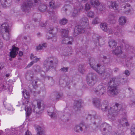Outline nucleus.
<instances>
[{
  "mask_svg": "<svg viewBox=\"0 0 135 135\" xmlns=\"http://www.w3.org/2000/svg\"><path fill=\"white\" fill-rule=\"evenodd\" d=\"M49 33L50 34H55L58 31L61 32V37L62 38V43L67 45H72L74 42V39L72 37L68 36L69 30L68 29H61L58 28V27H50L48 29Z\"/></svg>",
  "mask_w": 135,
  "mask_h": 135,
  "instance_id": "obj_1",
  "label": "nucleus"
},
{
  "mask_svg": "<svg viewBox=\"0 0 135 135\" xmlns=\"http://www.w3.org/2000/svg\"><path fill=\"white\" fill-rule=\"evenodd\" d=\"M89 64L91 67L95 70L98 73L100 74H104L105 75V78L108 79L109 78L111 74H112V70L110 68L107 69L106 72H105L104 67L100 66L97 64L93 58H91L89 59Z\"/></svg>",
  "mask_w": 135,
  "mask_h": 135,
  "instance_id": "obj_2",
  "label": "nucleus"
},
{
  "mask_svg": "<svg viewBox=\"0 0 135 135\" xmlns=\"http://www.w3.org/2000/svg\"><path fill=\"white\" fill-rule=\"evenodd\" d=\"M108 110V117L113 120L115 119V117L118 114L125 115L126 113L125 109L122 107V105L117 103L113 107H110Z\"/></svg>",
  "mask_w": 135,
  "mask_h": 135,
  "instance_id": "obj_3",
  "label": "nucleus"
},
{
  "mask_svg": "<svg viewBox=\"0 0 135 135\" xmlns=\"http://www.w3.org/2000/svg\"><path fill=\"white\" fill-rule=\"evenodd\" d=\"M102 133L104 135H110L111 134L112 127L106 122L102 123L100 126ZM123 131L121 130L116 131L112 133V135H123Z\"/></svg>",
  "mask_w": 135,
  "mask_h": 135,
  "instance_id": "obj_4",
  "label": "nucleus"
},
{
  "mask_svg": "<svg viewBox=\"0 0 135 135\" xmlns=\"http://www.w3.org/2000/svg\"><path fill=\"white\" fill-rule=\"evenodd\" d=\"M58 62V59L56 57H49L44 61L43 68L46 71H48L51 69L55 68Z\"/></svg>",
  "mask_w": 135,
  "mask_h": 135,
  "instance_id": "obj_5",
  "label": "nucleus"
},
{
  "mask_svg": "<svg viewBox=\"0 0 135 135\" xmlns=\"http://www.w3.org/2000/svg\"><path fill=\"white\" fill-rule=\"evenodd\" d=\"M119 81L116 77L111 79L108 84V92L112 95H116L119 92L117 86L119 85Z\"/></svg>",
  "mask_w": 135,
  "mask_h": 135,
  "instance_id": "obj_6",
  "label": "nucleus"
},
{
  "mask_svg": "<svg viewBox=\"0 0 135 135\" xmlns=\"http://www.w3.org/2000/svg\"><path fill=\"white\" fill-rule=\"evenodd\" d=\"M94 106L95 107L99 108L100 107L103 111L107 110L109 107V102L107 100L103 101L101 105V100L99 98H95L93 99V101Z\"/></svg>",
  "mask_w": 135,
  "mask_h": 135,
  "instance_id": "obj_7",
  "label": "nucleus"
},
{
  "mask_svg": "<svg viewBox=\"0 0 135 135\" xmlns=\"http://www.w3.org/2000/svg\"><path fill=\"white\" fill-rule=\"evenodd\" d=\"M37 2V0H27L24 1L21 6L22 11L25 12L29 11L31 7L36 5Z\"/></svg>",
  "mask_w": 135,
  "mask_h": 135,
  "instance_id": "obj_8",
  "label": "nucleus"
},
{
  "mask_svg": "<svg viewBox=\"0 0 135 135\" xmlns=\"http://www.w3.org/2000/svg\"><path fill=\"white\" fill-rule=\"evenodd\" d=\"M97 76L94 73H91L88 74L87 76L86 80L87 83L89 86L94 85L97 81Z\"/></svg>",
  "mask_w": 135,
  "mask_h": 135,
  "instance_id": "obj_9",
  "label": "nucleus"
},
{
  "mask_svg": "<svg viewBox=\"0 0 135 135\" xmlns=\"http://www.w3.org/2000/svg\"><path fill=\"white\" fill-rule=\"evenodd\" d=\"M1 28L2 30H3L6 32L2 35L3 39L6 41L9 40L10 37L9 33V28L8 23L6 22L3 23L1 25Z\"/></svg>",
  "mask_w": 135,
  "mask_h": 135,
  "instance_id": "obj_10",
  "label": "nucleus"
},
{
  "mask_svg": "<svg viewBox=\"0 0 135 135\" xmlns=\"http://www.w3.org/2000/svg\"><path fill=\"white\" fill-rule=\"evenodd\" d=\"M107 91V87L103 83L98 85L94 90L95 93L97 95L100 96L105 94Z\"/></svg>",
  "mask_w": 135,
  "mask_h": 135,
  "instance_id": "obj_11",
  "label": "nucleus"
},
{
  "mask_svg": "<svg viewBox=\"0 0 135 135\" xmlns=\"http://www.w3.org/2000/svg\"><path fill=\"white\" fill-rule=\"evenodd\" d=\"M49 6L51 8V9L48 11L49 14H50V17L53 21L55 22L56 19V17L55 15V12L52 9H55L56 6H55L54 0H52L49 3Z\"/></svg>",
  "mask_w": 135,
  "mask_h": 135,
  "instance_id": "obj_12",
  "label": "nucleus"
},
{
  "mask_svg": "<svg viewBox=\"0 0 135 135\" xmlns=\"http://www.w3.org/2000/svg\"><path fill=\"white\" fill-rule=\"evenodd\" d=\"M70 110L67 108H65L63 110V115L61 118L62 122H68L71 119V115L69 113Z\"/></svg>",
  "mask_w": 135,
  "mask_h": 135,
  "instance_id": "obj_13",
  "label": "nucleus"
},
{
  "mask_svg": "<svg viewBox=\"0 0 135 135\" xmlns=\"http://www.w3.org/2000/svg\"><path fill=\"white\" fill-rule=\"evenodd\" d=\"M40 102H37V105H33L32 109L33 112L36 113L40 114L42 113L44 109L43 106H41Z\"/></svg>",
  "mask_w": 135,
  "mask_h": 135,
  "instance_id": "obj_14",
  "label": "nucleus"
},
{
  "mask_svg": "<svg viewBox=\"0 0 135 135\" xmlns=\"http://www.w3.org/2000/svg\"><path fill=\"white\" fill-rule=\"evenodd\" d=\"M87 127L85 125L84 123L82 122L79 125H76L74 128V130L77 132L80 133L86 131Z\"/></svg>",
  "mask_w": 135,
  "mask_h": 135,
  "instance_id": "obj_15",
  "label": "nucleus"
},
{
  "mask_svg": "<svg viewBox=\"0 0 135 135\" xmlns=\"http://www.w3.org/2000/svg\"><path fill=\"white\" fill-rule=\"evenodd\" d=\"M79 3V4L77 3L76 2L75 3H72V5L74 7V9L75 10H77L78 11H79L80 10L83 9V7L81 4V2L83 3L85 2L88 0H76Z\"/></svg>",
  "mask_w": 135,
  "mask_h": 135,
  "instance_id": "obj_16",
  "label": "nucleus"
},
{
  "mask_svg": "<svg viewBox=\"0 0 135 135\" xmlns=\"http://www.w3.org/2000/svg\"><path fill=\"white\" fill-rule=\"evenodd\" d=\"M87 29L83 26L82 27L81 25H79L75 26L73 32V34L74 36H77L79 33L85 32Z\"/></svg>",
  "mask_w": 135,
  "mask_h": 135,
  "instance_id": "obj_17",
  "label": "nucleus"
},
{
  "mask_svg": "<svg viewBox=\"0 0 135 135\" xmlns=\"http://www.w3.org/2000/svg\"><path fill=\"white\" fill-rule=\"evenodd\" d=\"M35 71L36 72L41 73V76L44 78L45 79H47L48 80L51 79V82L52 83V84H54V82L53 79V78L51 77L46 76L45 72L41 70L39 66H37L36 67V68L35 69Z\"/></svg>",
  "mask_w": 135,
  "mask_h": 135,
  "instance_id": "obj_18",
  "label": "nucleus"
},
{
  "mask_svg": "<svg viewBox=\"0 0 135 135\" xmlns=\"http://www.w3.org/2000/svg\"><path fill=\"white\" fill-rule=\"evenodd\" d=\"M62 94L58 92H56L52 94L51 97V99L56 102L59 100V99L62 96Z\"/></svg>",
  "mask_w": 135,
  "mask_h": 135,
  "instance_id": "obj_19",
  "label": "nucleus"
},
{
  "mask_svg": "<svg viewBox=\"0 0 135 135\" xmlns=\"http://www.w3.org/2000/svg\"><path fill=\"white\" fill-rule=\"evenodd\" d=\"M80 22L84 27L87 29H90V27L89 25V21L87 18L84 17L81 18L80 20Z\"/></svg>",
  "mask_w": 135,
  "mask_h": 135,
  "instance_id": "obj_20",
  "label": "nucleus"
},
{
  "mask_svg": "<svg viewBox=\"0 0 135 135\" xmlns=\"http://www.w3.org/2000/svg\"><path fill=\"white\" fill-rule=\"evenodd\" d=\"M118 122L119 123L118 124L119 125V126H120V127L122 126H127L129 125V124L126 118H122L120 120H118Z\"/></svg>",
  "mask_w": 135,
  "mask_h": 135,
  "instance_id": "obj_21",
  "label": "nucleus"
},
{
  "mask_svg": "<svg viewBox=\"0 0 135 135\" xmlns=\"http://www.w3.org/2000/svg\"><path fill=\"white\" fill-rule=\"evenodd\" d=\"M18 48L13 46L12 50L10 49L11 51L9 53V56L11 57H15L17 55V51L18 50Z\"/></svg>",
  "mask_w": 135,
  "mask_h": 135,
  "instance_id": "obj_22",
  "label": "nucleus"
},
{
  "mask_svg": "<svg viewBox=\"0 0 135 135\" xmlns=\"http://www.w3.org/2000/svg\"><path fill=\"white\" fill-rule=\"evenodd\" d=\"M83 102L80 99L78 100H75L74 102V108L76 110H78L80 109L81 107V104Z\"/></svg>",
  "mask_w": 135,
  "mask_h": 135,
  "instance_id": "obj_23",
  "label": "nucleus"
},
{
  "mask_svg": "<svg viewBox=\"0 0 135 135\" xmlns=\"http://www.w3.org/2000/svg\"><path fill=\"white\" fill-rule=\"evenodd\" d=\"M35 128L37 132V135H45V131L38 125H35Z\"/></svg>",
  "mask_w": 135,
  "mask_h": 135,
  "instance_id": "obj_24",
  "label": "nucleus"
},
{
  "mask_svg": "<svg viewBox=\"0 0 135 135\" xmlns=\"http://www.w3.org/2000/svg\"><path fill=\"white\" fill-rule=\"evenodd\" d=\"M37 0L38 1V2L36 4V5H37L38 3V4H39L40 3V4L38 6V9L39 11L42 12H45L46 11L47 8L46 6L44 4H41L40 1V0ZM35 6H36V5Z\"/></svg>",
  "mask_w": 135,
  "mask_h": 135,
  "instance_id": "obj_25",
  "label": "nucleus"
},
{
  "mask_svg": "<svg viewBox=\"0 0 135 135\" xmlns=\"http://www.w3.org/2000/svg\"><path fill=\"white\" fill-rule=\"evenodd\" d=\"M110 3L111 5L109 6L110 8H111L115 10L118 9L119 3V2L118 1H111Z\"/></svg>",
  "mask_w": 135,
  "mask_h": 135,
  "instance_id": "obj_26",
  "label": "nucleus"
},
{
  "mask_svg": "<svg viewBox=\"0 0 135 135\" xmlns=\"http://www.w3.org/2000/svg\"><path fill=\"white\" fill-rule=\"evenodd\" d=\"M26 79L28 81H32L33 80L34 74L33 73L30 71H28L26 74Z\"/></svg>",
  "mask_w": 135,
  "mask_h": 135,
  "instance_id": "obj_27",
  "label": "nucleus"
},
{
  "mask_svg": "<svg viewBox=\"0 0 135 135\" xmlns=\"http://www.w3.org/2000/svg\"><path fill=\"white\" fill-rule=\"evenodd\" d=\"M96 115V112L94 111H92L90 112V114H88V117H86V119L91 120L92 118L94 119H96L97 117Z\"/></svg>",
  "mask_w": 135,
  "mask_h": 135,
  "instance_id": "obj_28",
  "label": "nucleus"
},
{
  "mask_svg": "<svg viewBox=\"0 0 135 135\" xmlns=\"http://www.w3.org/2000/svg\"><path fill=\"white\" fill-rule=\"evenodd\" d=\"M0 2L3 7L5 8L9 6L11 3V0H0Z\"/></svg>",
  "mask_w": 135,
  "mask_h": 135,
  "instance_id": "obj_29",
  "label": "nucleus"
},
{
  "mask_svg": "<svg viewBox=\"0 0 135 135\" xmlns=\"http://www.w3.org/2000/svg\"><path fill=\"white\" fill-rule=\"evenodd\" d=\"M112 52L113 54L115 55H118L121 54L122 51L121 46H118L115 50H112Z\"/></svg>",
  "mask_w": 135,
  "mask_h": 135,
  "instance_id": "obj_30",
  "label": "nucleus"
},
{
  "mask_svg": "<svg viewBox=\"0 0 135 135\" xmlns=\"http://www.w3.org/2000/svg\"><path fill=\"white\" fill-rule=\"evenodd\" d=\"M126 18L124 16L120 17L119 19V24L121 25H124L126 23Z\"/></svg>",
  "mask_w": 135,
  "mask_h": 135,
  "instance_id": "obj_31",
  "label": "nucleus"
},
{
  "mask_svg": "<svg viewBox=\"0 0 135 135\" xmlns=\"http://www.w3.org/2000/svg\"><path fill=\"white\" fill-rule=\"evenodd\" d=\"M90 3L92 6L96 7L99 6V5L98 0H90Z\"/></svg>",
  "mask_w": 135,
  "mask_h": 135,
  "instance_id": "obj_32",
  "label": "nucleus"
},
{
  "mask_svg": "<svg viewBox=\"0 0 135 135\" xmlns=\"http://www.w3.org/2000/svg\"><path fill=\"white\" fill-rule=\"evenodd\" d=\"M70 84L69 82H65V81L63 79H60L59 81V84L62 87H65V85L68 86Z\"/></svg>",
  "mask_w": 135,
  "mask_h": 135,
  "instance_id": "obj_33",
  "label": "nucleus"
},
{
  "mask_svg": "<svg viewBox=\"0 0 135 135\" xmlns=\"http://www.w3.org/2000/svg\"><path fill=\"white\" fill-rule=\"evenodd\" d=\"M108 44L109 46L112 48L115 47L117 44L116 42L113 40L109 41Z\"/></svg>",
  "mask_w": 135,
  "mask_h": 135,
  "instance_id": "obj_34",
  "label": "nucleus"
},
{
  "mask_svg": "<svg viewBox=\"0 0 135 135\" xmlns=\"http://www.w3.org/2000/svg\"><path fill=\"white\" fill-rule=\"evenodd\" d=\"M100 27L104 31H107L108 29L107 24L105 23H101L100 25Z\"/></svg>",
  "mask_w": 135,
  "mask_h": 135,
  "instance_id": "obj_35",
  "label": "nucleus"
},
{
  "mask_svg": "<svg viewBox=\"0 0 135 135\" xmlns=\"http://www.w3.org/2000/svg\"><path fill=\"white\" fill-rule=\"evenodd\" d=\"M32 109L30 107H26L25 110L26 111V117H28L30 114L31 112Z\"/></svg>",
  "mask_w": 135,
  "mask_h": 135,
  "instance_id": "obj_36",
  "label": "nucleus"
},
{
  "mask_svg": "<svg viewBox=\"0 0 135 135\" xmlns=\"http://www.w3.org/2000/svg\"><path fill=\"white\" fill-rule=\"evenodd\" d=\"M30 58L31 60H32V61L33 63L36 62L40 59V58H37L36 56H34L33 54H31Z\"/></svg>",
  "mask_w": 135,
  "mask_h": 135,
  "instance_id": "obj_37",
  "label": "nucleus"
},
{
  "mask_svg": "<svg viewBox=\"0 0 135 135\" xmlns=\"http://www.w3.org/2000/svg\"><path fill=\"white\" fill-rule=\"evenodd\" d=\"M46 46V44L43 43L42 44H40L39 45L36 47V49L37 50H40L42 49L43 48L45 47Z\"/></svg>",
  "mask_w": 135,
  "mask_h": 135,
  "instance_id": "obj_38",
  "label": "nucleus"
},
{
  "mask_svg": "<svg viewBox=\"0 0 135 135\" xmlns=\"http://www.w3.org/2000/svg\"><path fill=\"white\" fill-rule=\"evenodd\" d=\"M68 22V20L65 18H64L59 21V23L61 25H64L66 24Z\"/></svg>",
  "mask_w": 135,
  "mask_h": 135,
  "instance_id": "obj_39",
  "label": "nucleus"
},
{
  "mask_svg": "<svg viewBox=\"0 0 135 135\" xmlns=\"http://www.w3.org/2000/svg\"><path fill=\"white\" fill-rule=\"evenodd\" d=\"M47 113L48 115L51 118H55L56 116V114L54 112L53 110L51 112H50L48 110Z\"/></svg>",
  "mask_w": 135,
  "mask_h": 135,
  "instance_id": "obj_40",
  "label": "nucleus"
},
{
  "mask_svg": "<svg viewBox=\"0 0 135 135\" xmlns=\"http://www.w3.org/2000/svg\"><path fill=\"white\" fill-rule=\"evenodd\" d=\"M70 7V6L69 4H65L62 9V11L66 12Z\"/></svg>",
  "mask_w": 135,
  "mask_h": 135,
  "instance_id": "obj_41",
  "label": "nucleus"
},
{
  "mask_svg": "<svg viewBox=\"0 0 135 135\" xmlns=\"http://www.w3.org/2000/svg\"><path fill=\"white\" fill-rule=\"evenodd\" d=\"M102 60L104 64H107L109 62L110 59L109 58H107L106 56H104L102 58Z\"/></svg>",
  "mask_w": 135,
  "mask_h": 135,
  "instance_id": "obj_42",
  "label": "nucleus"
},
{
  "mask_svg": "<svg viewBox=\"0 0 135 135\" xmlns=\"http://www.w3.org/2000/svg\"><path fill=\"white\" fill-rule=\"evenodd\" d=\"M131 135H135V124H132L131 128Z\"/></svg>",
  "mask_w": 135,
  "mask_h": 135,
  "instance_id": "obj_43",
  "label": "nucleus"
},
{
  "mask_svg": "<svg viewBox=\"0 0 135 135\" xmlns=\"http://www.w3.org/2000/svg\"><path fill=\"white\" fill-rule=\"evenodd\" d=\"M78 70L80 73L83 74L85 71L84 66L81 65H80L79 66Z\"/></svg>",
  "mask_w": 135,
  "mask_h": 135,
  "instance_id": "obj_44",
  "label": "nucleus"
},
{
  "mask_svg": "<svg viewBox=\"0 0 135 135\" xmlns=\"http://www.w3.org/2000/svg\"><path fill=\"white\" fill-rule=\"evenodd\" d=\"M94 15L95 14L93 12L90 11L88 13L87 15L89 17L93 18H94Z\"/></svg>",
  "mask_w": 135,
  "mask_h": 135,
  "instance_id": "obj_45",
  "label": "nucleus"
},
{
  "mask_svg": "<svg viewBox=\"0 0 135 135\" xmlns=\"http://www.w3.org/2000/svg\"><path fill=\"white\" fill-rule=\"evenodd\" d=\"M130 6V5L129 4H126L122 5V7H123L124 9H127L128 11H129L130 9L129 8Z\"/></svg>",
  "mask_w": 135,
  "mask_h": 135,
  "instance_id": "obj_46",
  "label": "nucleus"
},
{
  "mask_svg": "<svg viewBox=\"0 0 135 135\" xmlns=\"http://www.w3.org/2000/svg\"><path fill=\"white\" fill-rule=\"evenodd\" d=\"M134 98H135V96ZM129 106L130 107H134L135 105V99L134 100H131L129 102Z\"/></svg>",
  "mask_w": 135,
  "mask_h": 135,
  "instance_id": "obj_47",
  "label": "nucleus"
},
{
  "mask_svg": "<svg viewBox=\"0 0 135 135\" xmlns=\"http://www.w3.org/2000/svg\"><path fill=\"white\" fill-rule=\"evenodd\" d=\"M99 6L98 8V10L100 11H102L104 10L105 9V6L104 5H99Z\"/></svg>",
  "mask_w": 135,
  "mask_h": 135,
  "instance_id": "obj_48",
  "label": "nucleus"
},
{
  "mask_svg": "<svg viewBox=\"0 0 135 135\" xmlns=\"http://www.w3.org/2000/svg\"><path fill=\"white\" fill-rule=\"evenodd\" d=\"M68 69L69 68L68 67L66 68L63 67L60 69L59 71L62 72H66L68 71Z\"/></svg>",
  "mask_w": 135,
  "mask_h": 135,
  "instance_id": "obj_49",
  "label": "nucleus"
},
{
  "mask_svg": "<svg viewBox=\"0 0 135 135\" xmlns=\"http://www.w3.org/2000/svg\"><path fill=\"white\" fill-rule=\"evenodd\" d=\"M99 19L98 17H96L92 21V24H95L99 23Z\"/></svg>",
  "mask_w": 135,
  "mask_h": 135,
  "instance_id": "obj_50",
  "label": "nucleus"
},
{
  "mask_svg": "<svg viewBox=\"0 0 135 135\" xmlns=\"http://www.w3.org/2000/svg\"><path fill=\"white\" fill-rule=\"evenodd\" d=\"M78 12L79 11H78L77 10H75L74 9V11L73 12L72 14V16L74 17L77 16L78 15Z\"/></svg>",
  "mask_w": 135,
  "mask_h": 135,
  "instance_id": "obj_51",
  "label": "nucleus"
},
{
  "mask_svg": "<svg viewBox=\"0 0 135 135\" xmlns=\"http://www.w3.org/2000/svg\"><path fill=\"white\" fill-rule=\"evenodd\" d=\"M90 7V5L88 3H86L85 5V9L86 11L89 10Z\"/></svg>",
  "mask_w": 135,
  "mask_h": 135,
  "instance_id": "obj_52",
  "label": "nucleus"
},
{
  "mask_svg": "<svg viewBox=\"0 0 135 135\" xmlns=\"http://www.w3.org/2000/svg\"><path fill=\"white\" fill-rule=\"evenodd\" d=\"M127 76H128L130 74V73L129 71L128 70H126L124 73Z\"/></svg>",
  "mask_w": 135,
  "mask_h": 135,
  "instance_id": "obj_53",
  "label": "nucleus"
},
{
  "mask_svg": "<svg viewBox=\"0 0 135 135\" xmlns=\"http://www.w3.org/2000/svg\"><path fill=\"white\" fill-rule=\"evenodd\" d=\"M3 104L4 106V107L8 109V110H10V109H9L8 107V106L9 105H10L8 104H6L5 102H3Z\"/></svg>",
  "mask_w": 135,
  "mask_h": 135,
  "instance_id": "obj_54",
  "label": "nucleus"
},
{
  "mask_svg": "<svg viewBox=\"0 0 135 135\" xmlns=\"http://www.w3.org/2000/svg\"><path fill=\"white\" fill-rule=\"evenodd\" d=\"M85 50L84 51H83V50L81 49L79 53L81 54L82 53V55H86V52Z\"/></svg>",
  "mask_w": 135,
  "mask_h": 135,
  "instance_id": "obj_55",
  "label": "nucleus"
},
{
  "mask_svg": "<svg viewBox=\"0 0 135 135\" xmlns=\"http://www.w3.org/2000/svg\"><path fill=\"white\" fill-rule=\"evenodd\" d=\"M51 38L52 39V41H54V42H55V41H56V40H57V38H56V37L55 36H53V37H51V38H49V37H48V39H50Z\"/></svg>",
  "mask_w": 135,
  "mask_h": 135,
  "instance_id": "obj_56",
  "label": "nucleus"
},
{
  "mask_svg": "<svg viewBox=\"0 0 135 135\" xmlns=\"http://www.w3.org/2000/svg\"><path fill=\"white\" fill-rule=\"evenodd\" d=\"M34 63H33L31 61L28 64L26 68V69L30 67Z\"/></svg>",
  "mask_w": 135,
  "mask_h": 135,
  "instance_id": "obj_57",
  "label": "nucleus"
},
{
  "mask_svg": "<svg viewBox=\"0 0 135 135\" xmlns=\"http://www.w3.org/2000/svg\"><path fill=\"white\" fill-rule=\"evenodd\" d=\"M25 135H32L31 133L29 131L27 130L25 132Z\"/></svg>",
  "mask_w": 135,
  "mask_h": 135,
  "instance_id": "obj_58",
  "label": "nucleus"
},
{
  "mask_svg": "<svg viewBox=\"0 0 135 135\" xmlns=\"http://www.w3.org/2000/svg\"><path fill=\"white\" fill-rule=\"evenodd\" d=\"M22 93L23 94V95L24 97L25 98L27 99V98H28L29 97V96L28 95H27V94H26H26L25 93V94H24L25 93H24V92L23 91H22Z\"/></svg>",
  "mask_w": 135,
  "mask_h": 135,
  "instance_id": "obj_59",
  "label": "nucleus"
},
{
  "mask_svg": "<svg viewBox=\"0 0 135 135\" xmlns=\"http://www.w3.org/2000/svg\"><path fill=\"white\" fill-rule=\"evenodd\" d=\"M46 24L44 23L43 22H41L40 23V25L41 27H45L46 26Z\"/></svg>",
  "mask_w": 135,
  "mask_h": 135,
  "instance_id": "obj_60",
  "label": "nucleus"
},
{
  "mask_svg": "<svg viewBox=\"0 0 135 135\" xmlns=\"http://www.w3.org/2000/svg\"><path fill=\"white\" fill-rule=\"evenodd\" d=\"M3 46V43L2 41L0 39V49L2 48Z\"/></svg>",
  "mask_w": 135,
  "mask_h": 135,
  "instance_id": "obj_61",
  "label": "nucleus"
},
{
  "mask_svg": "<svg viewBox=\"0 0 135 135\" xmlns=\"http://www.w3.org/2000/svg\"><path fill=\"white\" fill-rule=\"evenodd\" d=\"M97 41L98 42H97L96 43H95V44L96 46H99V38L98 37H97Z\"/></svg>",
  "mask_w": 135,
  "mask_h": 135,
  "instance_id": "obj_62",
  "label": "nucleus"
},
{
  "mask_svg": "<svg viewBox=\"0 0 135 135\" xmlns=\"http://www.w3.org/2000/svg\"><path fill=\"white\" fill-rule=\"evenodd\" d=\"M24 27L26 29L30 28V26L29 25L27 24L26 25H24Z\"/></svg>",
  "mask_w": 135,
  "mask_h": 135,
  "instance_id": "obj_63",
  "label": "nucleus"
},
{
  "mask_svg": "<svg viewBox=\"0 0 135 135\" xmlns=\"http://www.w3.org/2000/svg\"><path fill=\"white\" fill-rule=\"evenodd\" d=\"M23 54V52L21 51H20L18 53V55L20 56H22Z\"/></svg>",
  "mask_w": 135,
  "mask_h": 135,
  "instance_id": "obj_64",
  "label": "nucleus"
}]
</instances>
